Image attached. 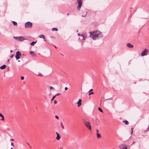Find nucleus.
Returning a JSON list of instances; mask_svg holds the SVG:
<instances>
[{"instance_id": "nucleus-35", "label": "nucleus", "mask_w": 149, "mask_h": 149, "mask_svg": "<svg viewBox=\"0 0 149 149\" xmlns=\"http://www.w3.org/2000/svg\"><path fill=\"white\" fill-rule=\"evenodd\" d=\"M131 130L132 132H131V133L132 134V132H133V128H131Z\"/></svg>"}, {"instance_id": "nucleus-38", "label": "nucleus", "mask_w": 149, "mask_h": 149, "mask_svg": "<svg viewBox=\"0 0 149 149\" xmlns=\"http://www.w3.org/2000/svg\"><path fill=\"white\" fill-rule=\"evenodd\" d=\"M57 103V102L56 100H55L54 101V104H56Z\"/></svg>"}, {"instance_id": "nucleus-29", "label": "nucleus", "mask_w": 149, "mask_h": 149, "mask_svg": "<svg viewBox=\"0 0 149 149\" xmlns=\"http://www.w3.org/2000/svg\"><path fill=\"white\" fill-rule=\"evenodd\" d=\"M94 93V92H92L91 93H90L88 94V95H90L91 94H93Z\"/></svg>"}, {"instance_id": "nucleus-12", "label": "nucleus", "mask_w": 149, "mask_h": 149, "mask_svg": "<svg viewBox=\"0 0 149 149\" xmlns=\"http://www.w3.org/2000/svg\"><path fill=\"white\" fill-rule=\"evenodd\" d=\"M39 37L40 38H43V39H44L45 41H46V40L45 39V35H41L39 36Z\"/></svg>"}, {"instance_id": "nucleus-33", "label": "nucleus", "mask_w": 149, "mask_h": 149, "mask_svg": "<svg viewBox=\"0 0 149 149\" xmlns=\"http://www.w3.org/2000/svg\"><path fill=\"white\" fill-rule=\"evenodd\" d=\"M4 120V116L2 117V118L1 119V120Z\"/></svg>"}, {"instance_id": "nucleus-49", "label": "nucleus", "mask_w": 149, "mask_h": 149, "mask_svg": "<svg viewBox=\"0 0 149 149\" xmlns=\"http://www.w3.org/2000/svg\"><path fill=\"white\" fill-rule=\"evenodd\" d=\"M18 62H20V61H19V60H18Z\"/></svg>"}, {"instance_id": "nucleus-32", "label": "nucleus", "mask_w": 149, "mask_h": 149, "mask_svg": "<svg viewBox=\"0 0 149 149\" xmlns=\"http://www.w3.org/2000/svg\"><path fill=\"white\" fill-rule=\"evenodd\" d=\"M93 91V89H90L89 90V91L88 92H89V93H90V92H91L92 91Z\"/></svg>"}, {"instance_id": "nucleus-5", "label": "nucleus", "mask_w": 149, "mask_h": 149, "mask_svg": "<svg viewBox=\"0 0 149 149\" xmlns=\"http://www.w3.org/2000/svg\"><path fill=\"white\" fill-rule=\"evenodd\" d=\"M78 5L77 7V9L78 10H79L81 8L82 3V0H77Z\"/></svg>"}, {"instance_id": "nucleus-43", "label": "nucleus", "mask_w": 149, "mask_h": 149, "mask_svg": "<svg viewBox=\"0 0 149 149\" xmlns=\"http://www.w3.org/2000/svg\"><path fill=\"white\" fill-rule=\"evenodd\" d=\"M60 93H58V94H57L56 95H56H60Z\"/></svg>"}, {"instance_id": "nucleus-23", "label": "nucleus", "mask_w": 149, "mask_h": 149, "mask_svg": "<svg viewBox=\"0 0 149 149\" xmlns=\"http://www.w3.org/2000/svg\"><path fill=\"white\" fill-rule=\"evenodd\" d=\"M148 131H149V125L148 126V127L147 128V129L146 130H145L144 131L145 132H147Z\"/></svg>"}, {"instance_id": "nucleus-34", "label": "nucleus", "mask_w": 149, "mask_h": 149, "mask_svg": "<svg viewBox=\"0 0 149 149\" xmlns=\"http://www.w3.org/2000/svg\"><path fill=\"white\" fill-rule=\"evenodd\" d=\"M0 116L2 117H3L4 116L2 115V114L1 113H0Z\"/></svg>"}, {"instance_id": "nucleus-36", "label": "nucleus", "mask_w": 149, "mask_h": 149, "mask_svg": "<svg viewBox=\"0 0 149 149\" xmlns=\"http://www.w3.org/2000/svg\"><path fill=\"white\" fill-rule=\"evenodd\" d=\"M68 89V88L67 87H65V90H67Z\"/></svg>"}, {"instance_id": "nucleus-21", "label": "nucleus", "mask_w": 149, "mask_h": 149, "mask_svg": "<svg viewBox=\"0 0 149 149\" xmlns=\"http://www.w3.org/2000/svg\"><path fill=\"white\" fill-rule=\"evenodd\" d=\"M13 22V24L14 25H17V23L15 22V21H13L12 22Z\"/></svg>"}, {"instance_id": "nucleus-46", "label": "nucleus", "mask_w": 149, "mask_h": 149, "mask_svg": "<svg viewBox=\"0 0 149 149\" xmlns=\"http://www.w3.org/2000/svg\"><path fill=\"white\" fill-rule=\"evenodd\" d=\"M27 143L28 145H29V144L28 143Z\"/></svg>"}, {"instance_id": "nucleus-45", "label": "nucleus", "mask_w": 149, "mask_h": 149, "mask_svg": "<svg viewBox=\"0 0 149 149\" xmlns=\"http://www.w3.org/2000/svg\"><path fill=\"white\" fill-rule=\"evenodd\" d=\"M10 52H13V50H11L10 51Z\"/></svg>"}, {"instance_id": "nucleus-30", "label": "nucleus", "mask_w": 149, "mask_h": 149, "mask_svg": "<svg viewBox=\"0 0 149 149\" xmlns=\"http://www.w3.org/2000/svg\"><path fill=\"white\" fill-rule=\"evenodd\" d=\"M11 145L13 147H14V145L13 143L11 142Z\"/></svg>"}, {"instance_id": "nucleus-20", "label": "nucleus", "mask_w": 149, "mask_h": 149, "mask_svg": "<svg viewBox=\"0 0 149 149\" xmlns=\"http://www.w3.org/2000/svg\"><path fill=\"white\" fill-rule=\"evenodd\" d=\"M81 36L82 37V40H84L86 39V36H83V35H81Z\"/></svg>"}, {"instance_id": "nucleus-24", "label": "nucleus", "mask_w": 149, "mask_h": 149, "mask_svg": "<svg viewBox=\"0 0 149 149\" xmlns=\"http://www.w3.org/2000/svg\"><path fill=\"white\" fill-rule=\"evenodd\" d=\"M56 96V95H55L52 98V99H51V101H52L54 100V99L55 97Z\"/></svg>"}, {"instance_id": "nucleus-39", "label": "nucleus", "mask_w": 149, "mask_h": 149, "mask_svg": "<svg viewBox=\"0 0 149 149\" xmlns=\"http://www.w3.org/2000/svg\"><path fill=\"white\" fill-rule=\"evenodd\" d=\"M78 35L79 36H81V35H81L79 33H78Z\"/></svg>"}, {"instance_id": "nucleus-51", "label": "nucleus", "mask_w": 149, "mask_h": 149, "mask_svg": "<svg viewBox=\"0 0 149 149\" xmlns=\"http://www.w3.org/2000/svg\"><path fill=\"white\" fill-rule=\"evenodd\" d=\"M11 149H13L12 148H11Z\"/></svg>"}, {"instance_id": "nucleus-15", "label": "nucleus", "mask_w": 149, "mask_h": 149, "mask_svg": "<svg viewBox=\"0 0 149 149\" xmlns=\"http://www.w3.org/2000/svg\"><path fill=\"white\" fill-rule=\"evenodd\" d=\"M123 122H124L125 123L126 125H128V124L129 123L126 120H123Z\"/></svg>"}, {"instance_id": "nucleus-13", "label": "nucleus", "mask_w": 149, "mask_h": 149, "mask_svg": "<svg viewBox=\"0 0 149 149\" xmlns=\"http://www.w3.org/2000/svg\"><path fill=\"white\" fill-rule=\"evenodd\" d=\"M6 65H3L0 67V68L1 69H3L6 68Z\"/></svg>"}, {"instance_id": "nucleus-11", "label": "nucleus", "mask_w": 149, "mask_h": 149, "mask_svg": "<svg viewBox=\"0 0 149 149\" xmlns=\"http://www.w3.org/2000/svg\"><path fill=\"white\" fill-rule=\"evenodd\" d=\"M127 46L128 47L130 48H132L134 47L133 45L131 44L130 43H127Z\"/></svg>"}, {"instance_id": "nucleus-37", "label": "nucleus", "mask_w": 149, "mask_h": 149, "mask_svg": "<svg viewBox=\"0 0 149 149\" xmlns=\"http://www.w3.org/2000/svg\"><path fill=\"white\" fill-rule=\"evenodd\" d=\"M14 54H13V55H11V56H10V57L11 58H12L13 57V56H14Z\"/></svg>"}, {"instance_id": "nucleus-18", "label": "nucleus", "mask_w": 149, "mask_h": 149, "mask_svg": "<svg viewBox=\"0 0 149 149\" xmlns=\"http://www.w3.org/2000/svg\"><path fill=\"white\" fill-rule=\"evenodd\" d=\"M97 137L98 138H100L101 137V134L98 133H97Z\"/></svg>"}, {"instance_id": "nucleus-16", "label": "nucleus", "mask_w": 149, "mask_h": 149, "mask_svg": "<svg viewBox=\"0 0 149 149\" xmlns=\"http://www.w3.org/2000/svg\"><path fill=\"white\" fill-rule=\"evenodd\" d=\"M30 53L31 55H32V56H34V55H35L34 53L32 51H30Z\"/></svg>"}, {"instance_id": "nucleus-1", "label": "nucleus", "mask_w": 149, "mask_h": 149, "mask_svg": "<svg viewBox=\"0 0 149 149\" xmlns=\"http://www.w3.org/2000/svg\"><path fill=\"white\" fill-rule=\"evenodd\" d=\"M89 33L90 37L94 40L103 37L102 33L99 31H96L93 32H89Z\"/></svg>"}, {"instance_id": "nucleus-26", "label": "nucleus", "mask_w": 149, "mask_h": 149, "mask_svg": "<svg viewBox=\"0 0 149 149\" xmlns=\"http://www.w3.org/2000/svg\"><path fill=\"white\" fill-rule=\"evenodd\" d=\"M87 13L86 12L85 13V15H82V17H85Z\"/></svg>"}, {"instance_id": "nucleus-42", "label": "nucleus", "mask_w": 149, "mask_h": 149, "mask_svg": "<svg viewBox=\"0 0 149 149\" xmlns=\"http://www.w3.org/2000/svg\"><path fill=\"white\" fill-rule=\"evenodd\" d=\"M96 132H97V133H98V130H96Z\"/></svg>"}, {"instance_id": "nucleus-2", "label": "nucleus", "mask_w": 149, "mask_h": 149, "mask_svg": "<svg viewBox=\"0 0 149 149\" xmlns=\"http://www.w3.org/2000/svg\"><path fill=\"white\" fill-rule=\"evenodd\" d=\"M84 124L87 128L89 130H91V125L90 123L86 121L85 119H83L82 120Z\"/></svg>"}, {"instance_id": "nucleus-7", "label": "nucleus", "mask_w": 149, "mask_h": 149, "mask_svg": "<svg viewBox=\"0 0 149 149\" xmlns=\"http://www.w3.org/2000/svg\"><path fill=\"white\" fill-rule=\"evenodd\" d=\"M21 53L19 51H17L16 53L15 58L17 60L20 58V56H21Z\"/></svg>"}, {"instance_id": "nucleus-14", "label": "nucleus", "mask_w": 149, "mask_h": 149, "mask_svg": "<svg viewBox=\"0 0 149 149\" xmlns=\"http://www.w3.org/2000/svg\"><path fill=\"white\" fill-rule=\"evenodd\" d=\"M36 41L34 42L33 41L30 43V45H31L33 46V45L36 43Z\"/></svg>"}, {"instance_id": "nucleus-10", "label": "nucleus", "mask_w": 149, "mask_h": 149, "mask_svg": "<svg viewBox=\"0 0 149 149\" xmlns=\"http://www.w3.org/2000/svg\"><path fill=\"white\" fill-rule=\"evenodd\" d=\"M81 99H79L77 103V104H78V106L79 107L81 105Z\"/></svg>"}, {"instance_id": "nucleus-22", "label": "nucleus", "mask_w": 149, "mask_h": 149, "mask_svg": "<svg viewBox=\"0 0 149 149\" xmlns=\"http://www.w3.org/2000/svg\"><path fill=\"white\" fill-rule=\"evenodd\" d=\"M98 110L100 112H103V111L102 110V109L100 107H99L98 108Z\"/></svg>"}, {"instance_id": "nucleus-6", "label": "nucleus", "mask_w": 149, "mask_h": 149, "mask_svg": "<svg viewBox=\"0 0 149 149\" xmlns=\"http://www.w3.org/2000/svg\"><path fill=\"white\" fill-rule=\"evenodd\" d=\"M148 52V51L146 49H144L141 52V56H146Z\"/></svg>"}, {"instance_id": "nucleus-41", "label": "nucleus", "mask_w": 149, "mask_h": 149, "mask_svg": "<svg viewBox=\"0 0 149 149\" xmlns=\"http://www.w3.org/2000/svg\"><path fill=\"white\" fill-rule=\"evenodd\" d=\"M59 149H63V148L62 147H61Z\"/></svg>"}, {"instance_id": "nucleus-28", "label": "nucleus", "mask_w": 149, "mask_h": 149, "mask_svg": "<svg viewBox=\"0 0 149 149\" xmlns=\"http://www.w3.org/2000/svg\"><path fill=\"white\" fill-rule=\"evenodd\" d=\"M21 79L22 80H23L24 79V77H23L21 76Z\"/></svg>"}, {"instance_id": "nucleus-8", "label": "nucleus", "mask_w": 149, "mask_h": 149, "mask_svg": "<svg viewBox=\"0 0 149 149\" xmlns=\"http://www.w3.org/2000/svg\"><path fill=\"white\" fill-rule=\"evenodd\" d=\"M119 148L120 149H127V147L125 144H123L120 145Z\"/></svg>"}, {"instance_id": "nucleus-4", "label": "nucleus", "mask_w": 149, "mask_h": 149, "mask_svg": "<svg viewBox=\"0 0 149 149\" xmlns=\"http://www.w3.org/2000/svg\"><path fill=\"white\" fill-rule=\"evenodd\" d=\"M32 26V24L31 22H28L25 24V27L26 28H31Z\"/></svg>"}, {"instance_id": "nucleus-19", "label": "nucleus", "mask_w": 149, "mask_h": 149, "mask_svg": "<svg viewBox=\"0 0 149 149\" xmlns=\"http://www.w3.org/2000/svg\"><path fill=\"white\" fill-rule=\"evenodd\" d=\"M36 75L40 77H42L43 75L41 73H38V74H36Z\"/></svg>"}, {"instance_id": "nucleus-17", "label": "nucleus", "mask_w": 149, "mask_h": 149, "mask_svg": "<svg viewBox=\"0 0 149 149\" xmlns=\"http://www.w3.org/2000/svg\"><path fill=\"white\" fill-rule=\"evenodd\" d=\"M52 31H58V29L56 28H52Z\"/></svg>"}, {"instance_id": "nucleus-27", "label": "nucleus", "mask_w": 149, "mask_h": 149, "mask_svg": "<svg viewBox=\"0 0 149 149\" xmlns=\"http://www.w3.org/2000/svg\"><path fill=\"white\" fill-rule=\"evenodd\" d=\"M50 89H54V88L52 86H50Z\"/></svg>"}, {"instance_id": "nucleus-53", "label": "nucleus", "mask_w": 149, "mask_h": 149, "mask_svg": "<svg viewBox=\"0 0 149 149\" xmlns=\"http://www.w3.org/2000/svg\"><path fill=\"white\" fill-rule=\"evenodd\" d=\"M55 47L56 48V46H55Z\"/></svg>"}, {"instance_id": "nucleus-50", "label": "nucleus", "mask_w": 149, "mask_h": 149, "mask_svg": "<svg viewBox=\"0 0 149 149\" xmlns=\"http://www.w3.org/2000/svg\"><path fill=\"white\" fill-rule=\"evenodd\" d=\"M9 61V59H8V61Z\"/></svg>"}, {"instance_id": "nucleus-48", "label": "nucleus", "mask_w": 149, "mask_h": 149, "mask_svg": "<svg viewBox=\"0 0 149 149\" xmlns=\"http://www.w3.org/2000/svg\"><path fill=\"white\" fill-rule=\"evenodd\" d=\"M67 15H69V13H68V14H67Z\"/></svg>"}, {"instance_id": "nucleus-25", "label": "nucleus", "mask_w": 149, "mask_h": 149, "mask_svg": "<svg viewBox=\"0 0 149 149\" xmlns=\"http://www.w3.org/2000/svg\"><path fill=\"white\" fill-rule=\"evenodd\" d=\"M61 126L62 127V128L63 129H64V126L63 125H62V123H61Z\"/></svg>"}, {"instance_id": "nucleus-40", "label": "nucleus", "mask_w": 149, "mask_h": 149, "mask_svg": "<svg viewBox=\"0 0 149 149\" xmlns=\"http://www.w3.org/2000/svg\"><path fill=\"white\" fill-rule=\"evenodd\" d=\"M10 140L11 141H14V140L13 139H11Z\"/></svg>"}, {"instance_id": "nucleus-3", "label": "nucleus", "mask_w": 149, "mask_h": 149, "mask_svg": "<svg viewBox=\"0 0 149 149\" xmlns=\"http://www.w3.org/2000/svg\"><path fill=\"white\" fill-rule=\"evenodd\" d=\"M13 38L17 41H22L24 40L25 39L22 36L13 37Z\"/></svg>"}, {"instance_id": "nucleus-47", "label": "nucleus", "mask_w": 149, "mask_h": 149, "mask_svg": "<svg viewBox=\"0 0 149 149\" xmlns=\"http://www.w3.org/2000/svg\"><path fill=\"white\" fill-rule=\"evenodd\" d=\"M135 143V142H134L132 143V144H134V143Z\"/></svg>"}, {"instance_id": "nucleus-52", "label": "nucleus", "mask_w": 149, "mask_h": 149, "mask_svg": "<svg viewBox=\"0 0 149 149\" xmlns=\"http://www.w3.org/2000/svg\"><path fill=\"white\" fill-rule=\"evenodd\" d=\"M36 74H36H38H38Z\"/></svg>"}, {"instance_id": "nucleus-9", "label": "nucleus", "mask_w": 149, "mask_h": 149, "mask_svg": "<svg viewBox=\"0 0 149 149\" xmlns=\"http://www.w3.org/2000/svg\"><path fill=\"white\" fill-rule=\"evenodd\" d=\"M56 134H57V136L56 137V139L59 140L61 138V136L59 134V133H58V132H56Z\"/></svg>"}, {"instance_id": "nucleus-44", "label": "nucleus", "mask_w": 149, "mask_h": 149, "mask_svg": "<svg viewBox=\"0 0 149 149\" xmlns=\"http://www.w3.org/2000/svg\"><path fill=\"white\" fill-rule=\"evenodd\" d=\"M7 130L8 131H9V128H7Z\"/></svg>"}, {"instance_id": "nucleus-31", "label": "nucleus", "mask_w": 149, "mask_h": 149, "mask_svg": "<svg viewBox=\"0 0 149 149\" xmlns=\"http://www.w3.org/2000/svg\"><path fill=\"white\" fill-rule=\"evenodd\" d=\"M55 117L56 119H58L59 118L58 116L57 115H56L55 116Z\"/></svg>"}]
</instances>
